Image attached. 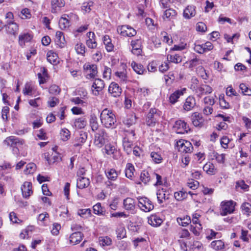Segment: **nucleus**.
Segmentation results:
<instances>
[{
	"label": "nucleus",
	"instance_id": "obj_1",
	"mask_svg": "<svg viewBox=\"0 0 251 251\" xmlns=\"http://www.w3.org/2000/svg\"><path fill=\"white\" fill-rule=\"evenodd\" d=\"M100 119L102 125L106 128H113L115 126L116 118L113 111L104 109L100 113Z\"/></svg>",
	"mask_w": 251,
	"mask_h": 251
},
{
	"label": "nucleus",
	"instance_id": "obj_2",
	"mask_svg": "<svg viewBox=\"0 0 251 251\" xmlns=\"http://www.w3.org/2000/svg\"><path fill=\"white\" fill-rule=\"evenodd\" d=\"M107 141L108 136L104 129L99 130L95 133L94 144L97 148H101Z\"/></svg>",
	"mask_w": 251,
	"mask_h": 251
},
{
	"label": "nucleus",
	"instance_id": "obj_3",
	"mask_svg": "<svg viewBox=\"0 0 251 251\" xmlns=\"http://www.w3.org/2000/svg\"><path fill=\"white\" fill-rule=\"evenodd\" d=\"M235 205L236 202L233 201H223L220 204V214L222 216H226L233 213Z\"/></svg>",
	"mask_w": 251,
	"mask_h": 251
},
{
	"label": "nucleus",
	"instance_id": "obj_4",
	"mask_svg": "<svg viewBox=\"0 0 251 251\" xmlns=\"http://www.w3.org/2000/svg\"><path fill=\"white\" fill-rule=\"evenodd\" d=\"M117 31L123 37H132L136 35V31L128 25H123L117 27Z\"/></svg>",
	"mask_w": 251,
	"mask_h": 251
},
{
	"label": "nucleus",
	"instance_id": "obj_5",
	"mask_svg": "<svg viewBox=\"0 0 251 251\" xmlns=\"http://www.w3.org/2000/svg\"><path fill=\"white\" fill-rule=\"evenodd\" d=\"M176 145L178 151L181 153H190L193 149L191 143L185 140H179Z\"/></svg>",
	"mask_w": 251,
	"mask_h": 251
},
{
	"label": "nucleus",
	"instance_id": "obj_6",
	"mask_svg": "<svg viewBox=\"0 0 251 251\" xmlns=\"http://www.w3.org/2000/svg\"><path fill=\"white\" fill-rule=\"evenodd\" d=\"M138 206L140 208L145 211L149 212L154 208L152 202L147 198H138Z\"/></svg>",
	"mask_w": 251,
	"mask_h": 251
},
{
	"label": "nucleus",
	"instance_id": "obj_7",
	"mask_svg": "<svg viewBox=\"0 0 251 251\" xmlns=\"http://www.w3.org/2000/svg\"><path fill=\"white\" fill-rule=\"evenodd\" d=\"M173 128L177 134H184L190 130L187 123L182 120L176 121L173 126Z\"/></svg>",
	"mask_w": 251,
	"mask_h": 251
},
{
	"label": "nucleus",
	"instance_id": "obj_8",
	"mask_svg": "<svg viewBox=\"0 0 251 251\" xmlns=\"http://www.w3.org/2000/svg\"><path fill=\"white\" fill-rule=\"evenodd\" d=\"M159 117L157 110L155 108H151L146 118L147 125L150 126H154Z\"/></svg>",
	"mask_w": 251,
	"mask_h": 251
},
{
	"label": "nucleus",
	"instance_id": "obj_9",
	"mask_svg": "<svg viewBox=\"0 0 251 251\" xmlns=\"http://www.w3.org/2000/svg\"><path fill=\"white\" fill-rule=\"evenodd\" d=\"M86 77L88 79L95 77L97 75V66L95 64H85L83 66Z\"/></svg>",
	"mask_w": 251,
	"mask_h": 251
},
{
	"label": "nucleus",
	"instance_id": "obj_10",
	"mask_svg": "<svg viewBox=\"0 0 251 251\" xmlns=\"http://www.w3.org/2000/svg\"><path fill=\"white\" fill-rule=\"evenodd\" d=\"M104 87V83L102 80L99 78L95 79L92 85L93 94L95 96L99 95Z\"/></svg>",
	"mask_w": 251,
	"mask_h": 251
},
{
	"label": "nucleus",
	"instance_id": "obj_11",
	"mask_svg": "<svg viewBox=\"0 0 251 251\" xmlns=\"http://www.w3.org/2000/svg\"><path fill=\"white\" fill-rule=\"evenodd\" d=\"M7 34L14 36H16L19 31V25L14 21H7L4 25Z\"/></svg>",
	"mask_w": 251,
	"mask_h": 251
},
{
	"label": "nucleus",
	"instance_id": "obj_12",
	"mask_svg": "<svg viewBox=\"0 0 251 251\" xmlns=\"http://www.w3.org/2000/svg\"><path fill=\"white\" fill-rule=\"evenodd\" d=\"M212 91V88L209 85L202 84L197 87L195 92L199 97L201 98L203 95L211 93Z\"/></svg>",
	"mask_w": 251,
	"mask_h": 251
},
{
	"label": "nucleus",
	"instance_id": "obj_13",
	"mask_svg": "<svg viewBox=\"0 0 251 251\" xmlns=\"http://www.w3.org/2000/svg\"><path fill=\"white\" fill-rule=\"evenodd\" d=\"M186 88L177 90L171 94L169 98V101L172 104H175L180 96H183L186 91Z\"/></svg>",
	"mask_w": 251,
	"mask_h": 251
},
{
	"label": "nucleus",
	"instance_id": "obj_14",
	"mask_svg": "<svg viewBox=\"0 0 251 251\" xmlns=\"http://www.w3.org/2000/svg\"><path fill=\"white\" fill-rule=\"evenodd\" d=\"M21 190L23 197L27 199L32 194V183L25 181L21 187Z\"/></svg>",
	"mask_w": 251,
	"mask_h": 251
},
{
	"label": "nucleus",
	"instance_id": "obj_15",
	"mask_svg": "<svg viewBox=\"0 0 251 251\" xmlns=\"http://www.w3.org/2000/svg\"><path fill=\"white\" fill-rule=\"evenodd\" d=\"M131 46L132 48L131 52L133 54L136 55L141 54L142 51V41L141 39L132 40L131 42Z\"/></svg>",
	"mask_w": 251,
	"mask_h": 251
},
{
	"label": "nucleus",
	"instance_id": "obj_16",
	"mask_svg": "<svg viewBox=\"0 0 251 251\" xmlns=\"http://www.w3.org/2000/svg\"><path fill=\"white\" fill-rule=\"evenodd\" d=\"M196 102L195 98L193 96H189L185 100L183 105V109L186 111L192 110L196 106Z\"/></svg>",
	"mask_w": 251,
	"mask_h": 251
},
{
	"label": "nucleus",
	"instance_id": "obj_17",
	"mask_svg": "<svg viewBox=\"0 0 251 251\" xmlns=\"http://www.w3.org/2000/svg\"><path fill=\"white\" fill-rule=\"evenodd\" d=\"M87 39L86 44L89 48L95 49L97 46V43L95 39V33L93 32H89L86 34Z\"/></svg>",
	"mask_w": 251,
	"mask_h": 251
},
{
	"label": "nucleus",
	"instance_id": "obj_18",
	"mask_svg": "<svg viewBox=\"0 0 251 251\" xmlns=\"http://www.w3.org/2000/svg\"><path fill=\"white\" fill-rule=\"evenodd\" d=\"M196 7L193 5H188L183 10V15L185 19H190L196 15Z\"/></svg>",
	"mask_w": 251,
	"mask_h": 251
},
{
	"label": "nucleus",
	"instance_id": "obj_19",
	"mask_svg": "<svg viewBox=\"0 0 251 251\" xmlns=\"http://www.w3.org/2000/svg\"><path fill=\"white\" fill-rule=\"evenodd\" d=\"M191 119L193 125L196 127L202 126L203 119L201 114L198 112L193 113L191 117Z\"/></svg>",
	"mask_w": 251,
	"mask_h": 251
},
{
	"label": "nucleus",
	"instance_id": "obj_20",
	"mask_svg": "<svg viewBox=\"0 0 251 251\" xmlns=\"http://www.w3.org/2000/svg\"><path fill=\"white\" fill-rule=\"evenodd\" d=\"M124 208L129 211L131 213H134L135 207V200L131 198H127L124 200L123 202Z\"/></svg>",
	"mask_w": 251,
	"mask_h": 251
},
{
	"label": "nucleus",
	"instance_id": "obj_21",
	"mask_svg": "<svg viewBox=\"0 0 251 251\" xmlns=\"http://www.w3.org/2000/svg\"><path fill=\"white\" fill-rule=\"evenodd\" d=\"M108 92L114 97H117L120 96L122 93V89L119 85L115 82H112L108 88Z\"/></svg>",
	"mask_w": 251,
	"mask_h": 251
},
{
	"label": "nucleus",
	"instance_id": "obj_22",
	"mask_svg": "<svg viewBox=\"0 0 251 251\" xmlns=\"http://www.w3.org/2000/svg\"><path fill=\"white\" fill-rule=\"evenodd\" d=\"M83 234L80 231L73 233L70 236V243L73 245L78 244L82 239Z\"/></svg>",
	"mask_w": 251,
	"mask_h": 251
},
{
	"label": "nucleus",
	"instance_id": "obj_23",
	"mask_svg": "<svg viewBox=\"0 0 251 251\" xmlns=\"http://www.w3.org/2000/svg\"><path fill=\"white\" fill-rule=\"evenodd\" d=\"M162 220L157 215H151L148 218V223L152 226L157 227L162 223Z\"/></svg>",
	"mask_w": 251,
	"mask_h": 251
},
{
	"label": "nucleus",
	"instance_id": "obj_24",
	"mask_svg": "<svg viewBox=\"0 0 251 251\" xmlns=\"http://www.w3.org/2000/svg\"><path fill=\"white\" fill-rule=\"evenodd\" d=\"M51 12L56 13L65 5V1L64 0H51Z\"/></svg>",
	"mask_w": 251,
	"mask_h": 251
},
{
	"label": "nucleus",
	"instance_id": "obj_25",
	"mask_svg": "<svg viewBox=\"0 0 251 251\" xmlns=\"http://www.w3.org/2000/svg\"><path fill=\"white\" fill-rule=\"evenodd\" d=\"M32 35L29 33L21 34L19 36V43L21 47H23L25 43L30 42L32 39Z\"/></svg>",
	"mask_w": 251,
	"mask_h": 251
},
{
	"label": "nucleus",
	"instance_id": "obj_26",
	"mask_svg": "<svg viewBox=\"0 0 251 251\" xmlns=\"http://www.w3.org/2000/svg\"><path fill=\"white\" fill-rule=\"evenodd\" d=\"M90 183L89 178L85 177H78L77 179L76 186L79 189L87 188Z\"/></svg>",
	"mask_w": 251,
	"mask_h": 251
},
{
	"label": "nucleus",
	"instance_id": "obj_27",
	"mask_svg": "<svg viewBox=\"0 0 251 251\" xmlns=\"http://www.w3.org/2000/svg\"><path fill=\"white\" fill-rule=\"evenodd\" d=\"M87 125V121L85 117H81L75 119L74 126L77 129L84 128Z\"/></svg>",
	"mask_w": 251,
	"mask_h": 251
},
{
	"label": "nucleus",
	"instance_id": "obj_28",
	"mask_svg": "<svg viewBox=\"0 0 251 251\" xmlns=\"http://www.w3.org/2000/svg\"><path fill=\"white\" fill-rule=\"evenodd\" d=\"M211 247L217 251H224L225 245L221 240L213 241L211 243Z\"/></svg>",
	"mask_w": 251,
	"mask_h": 251
},
{
	"label": "nucleus",
	"instance_id": "obj_29",
	"mask_svg": "<svg viewBox=\"0 0 251 251\" xmlns=\"http://www.w3.org/2000/svg\"><path fill=\"white\" fill-rule=\"evenodd\" d=\"M203 169L207 174L210 175H215L218 172L217 169L215 167V165L210 162L206 163L204 165Z\"/></svg>",
	"mask_w": 251,
	"mask_h": 251
},
{
	"label": "nucleus",
	"instance_id": "obj_30",
	"mask_svg": "<svg viewBox=\"0 0 251 251\" xmlns=\"http://www.w3.org/2000/svg\"><path fill=\"white\" fill-rule=\"evenodd\" d=\"M65 38L62 32L58 31L56 32L55 42L60 48H63L64 45Z\"/></svg>",
	"mask_w": 251,
	"mask_h": 251
},
{
	"label": "nucleus",
	"instance_id": "obj_31",
	"mask_svg": "<svg viewBox=\"0 0 251 251\" xmlns=\"http://www.w3.org/2000/svg\"><path fill=\"white\" fill-rule=\"evenodd\" d=\"M47 60L51 64H56L59 62L58 56L56 53L52 50H50L47 53Z\"/></svg>",
	"mask_w": 251,
	"mask_h": 251
},
{
	"label": "nucleus",
	"instance_id": "obj_32",
	"mask_svg": "<svg viewBox=\"0 0 251 251\" xmlns=\"http://www.w3.org/2000/svg\"><path fill=\"white\" fill-rule=\"evenodd\" d=\"M241 209L243 214L247 217L251 216V204L247 202L243 203L241 206Z\"/></svg>",
	"mask_w": 251,
	"mask_h": 251
},
{
	"label": "nucleus",
	"instance_id": "obj_33",
	"mask_svg": "<svg viewBox=\"0 0 251 251\" xmlns=\"http://www.w3.org/2000/svg\"><path fill=\"white\" fill-rule=\"evenodd\" d=\"M105 174L107 178L111 181H115L118 177V173L114 169H109L105 171Z\"/></svg>",
	"mask_w": 251,
	"mask_h": 251
},
{
	"label": "nucleus",
	"instance_id": "obj_34",
	"mask_svg": "<svg viewBox=\"0 0 251 251\" xmlns=\"http://www.w3.org/2000/svg\"><path fill=\"white\" fill-rule=\"evenodd\" d=\"M157 201L159 203H162L163 200H168L169 198V194H166V191L163 189L158 190L156 193Z\"/></svg>",
	"mask_w": 251,
	"mask_h": 251
},
{
	"label": "nucleus",
	"instance_id": "obj_35",
	"mask_svg": "<svg viewBox=\"0 0 251 251\" xmlns=\"http://www.w3.org/2000/svg\"><path fill=\"white\" fill-rule=\"evenodd\" d=\"M5 144L8 146H13L14 145H16L18 143L23 144V141H21L19 138L15 136H11L6 138L4 141Z\"/></svg>",
	"mask_w": 251,
	"mask_h": 251
},
{
	"label": "nucleus",
	"instance_id": "obj_36",
	"mask_svg": "<svg viewBox=\"0 0 251 251\" xmlns=\"http://www.w3.org/2000/svg\"><path fill=\"white\" fill-rule=\"evenodd\" d=\"M69 16L64 15L59 21V26L62 29H64L69 26L70 22L68 19Z\"/></svg>",
	"mask_w": 251,
	"mask_h": 251
},
{
	"label": "nucleus",
	"instance_id": "obj_37",
	"mask_svg": "<svg viewBox=\"0 0 251 251\" xmlns=\"http://www.w3.org/2000/svg\"><path fill=\"white\" fill-rule=\"evenodd\" d=\"M123 145L124 150L127 154H129L132 151V142L129 141L127 138L125 137L123 139Z\"/></svg>",
	"mask_w": 251,
	"mask_h": 251
},
{
	"label": "nucleus",
	"instance_id": "obj_38",
	"mask_svg": "<svg viewBox=\"0 0 251 251\" xmlns=\"http://www.w3.org/2000/svg\"><path fill=\"white\" fill-rule=\"evenodd\" d=\"M131 66L133 70L138 74L142 75L144 73L145 69L141 64H137L135 61H132Z\"/></svg>",
	"mask_w": 251,
	"mask_h": 251
},
{
	"label": "nucleus",
	"instance_id": "obj_39",
	"mask_svg": "<svg viewBox=\"0 0 251 251\" xmlns=\"http://www.w3.org/2000/svg\"><path fill=\"white\" fill-rule=\"evenodd\" d=\"M97 117L95 114H92L90 118V125L93 131H96L98 129L99 124L97 122Z\"/></svg>",
	"mask_w": 251,
	"mask_h": 251
},
{
	"label": "nucleus",
	"instance_id": "obj_40",
	"mask_svg": "<svg viewBox=\"0 0 251 251\" xmlns=\"http://www.w3.org/2000/svg\"><path fill=\"white\" fill-rule=\"evenodd\" d=\"M134 170L133 165L131 163H127L125 169L126 176L127 178L131 179L134 175Z\"/></svg>",
	"mask_w": 251,
	"mask_h": 251
},
{
	"label": "nucleus",
	"instance_id": "obj_41",
	"mask_svg": "<svg viewBox=\"0 0 251 251\" xmlns=\"http://www.w3.org/2000/svg\"><path fill=\"white\" fill-rule=\"evenodd\" d=\"M103 43L105 45V48L107 51L109 52L113 50V46L111 43V40L108 35H105L103 38Z\"/></svg>",
	"mask_w": 251,
	"mask_h": 251
},
{
	"label": "nucleus",
	"instance_id": "obj_42",
	"mask_svg": "<svg viewBox=\"0 0 251 251\" xmlns=\"http://www.w3.org/2000/svg\"><path fill=\"white\" fill-rule=\"evenodd\" d=\"M177 221L180 225L183 226H186L191 223V219L189 216H186L183 218H177Z\"/></svg>",
	"mask_w": 251,
	"mask_h": 251
},
{
	"label": "nucleus",
	"instance_id": "obj_43",
	"mask_svg": "<svg viewBox=\"0 0 251 251\" xmlns=\"http://www.w3.org/2000/svg\"><path fill=\"white\" fill-rule=\"evenodd\" d=\"M202 230V226L201 224L195 225V226L191 225L190 227V230L195 235L199 236Z\"/></svg>",
	"mask_w": 251,
	"mask_h": 251
},
{
	"label": "nucleus",
	"instance_id": "obj_44",
	"mask_svg": "<svg viewBox=\"0 0 251 251\" xmlns=\"http://www.w3.org/2000/svg\"><path fill=\"white\" fill-rule=\"evenodd\" d=\"M100 244L102 246H110L112 244L111 239L108 236L100 237L99 238Z\"/></svg>",
	"mask_w": 251,
	"mask_h": 251
},
{
	"label": "nucleus",
	"instance_id": "obj_45",
	"mask_svg": "<svg viewBox=\"0 0 251 251\" xmlns=\"http://www.w3.org/2000/svg\"><path fill=\"white\" fill-rule=\"evenodd\" d=\"M168 60L171 62L174 63H179L182 61V57L178 54H175V55H170L167 56Z\"/></svg>",
	"mask_w": 251,
	"mask_h": 251
},
{
	"label": "nucleus",
	"instance_id": "obj_46",
	"mask_svg": "<svg viewBox=\"0 0 251 251\" xmlns=\"http://www.w3.org/2000/svg\"><path fill=\"white\" fill-rule=\"evenodd\" d=\"M164 78L166 84L168 85H170L174 82L175 76L173 73L170 72L168 75H164Z\"/></svg>",
	"mask_w": 251,
	"mask_h": 251
},
{
	"label": "nucleus",
	"instance_id": "obj_47",
	"mask_svg": "<svg viewBox=\"0 0 251 251\" xmlns=\"http://www.w3.org/2000/svg\"><path fill=\"white\" fill-rule=\"evenodd\" d=\"M219 104L222 109H228L230 108L229 103L226 101L224 96L222 95L219 96Z\"/></svg>",
	"mask_w": 251,
	"mask_h": 251
},
{
	"label": "nucleus",
	"instance_id": "obj_48",
	"mask_svg": "<svg viewBox=\"0 0 251 251\" xmlns=\"http://www.w3.org/2000/svg\"><path fill=\"white\" fill-rule=\"evenodd\" d=\"M151 157L152 161L155 163H160L162 162V157L161 155L156 152H151Z\"/></svg>",
	"mask_w": 251,
	"mask_h": 251
},
{
	"label": "nucleus",
	"instance_id": "obj_49",
	"mask_svg": "<svg viewBox=\"0 0 251 251\" xmlns=\"http://www.w3.org/2000/svg\"><path fill=\"white\" fill-rule=\"evenodd\" d=\"M75 50L78 54L84 55L85 52V47L81 43H78L75 45Z\"/></svg>",
	"mask_w": 251,
	"mask_h": 251
},
{
	"label": "nucleus",
	"instance_id": "obj_50",
	"mask_svg": "<svg viewBox=\"0 0 251 251\" xmlns=\"http://www.w3.org/2000/svg\"><path fill=\"white\" fill-rule=\"evenodd\" d=\"M19 16L23 19H30L31 17V14L29 9L25 8L22 9Z\"/></svg>",
	"mask_w": 251,
	"mask_h": 251
},
{
	"label": "nucleus",
	"instance_id": "obj_51",
	"mask_svg": "<svg viewBox=\"0 0 251 251\" xmlns=\"http://www.w3.org/2000/svg\"><path fill=\"white\" fill-rule=\"evenodd\" d=\"M77 214L81 217L87 218L90 216L91 210L89 208L80 209L78 210Z\"/></svg>",
	"mask_w": 251,
	"mask_h": 251
},
{
	"label": "nucleus",
	"instance_id": "obj_52",
	"mask_svg": "<svg viewBox=\"0 0 251 251\" xmlns=\"http://www.w3.org/2000/svg\"><path fill=\"white\" fill-rule=\"evenodd\" d=\"M60 135L63 141H67L70 137V132L68 129L64 128L61 130Z\"/></svg>",
	"mask_w": 251,
	"mask_h": 251
},
{
	"label": "nucleus",
	"instance_id": "obj_53",
	"mask_svg": "<svg viewBox=\"0 0 251 251\" xmlns=\"http://www.w3.org/2000/svg\"><path fill=\"white\" fill-rule=\"evenodd\" d=\"M36 165L33 163H30L26 165L25 173L26 174H32L36 170Z\"/></svg>",
	"mask_w": 251,
	"mask_h": 251
},
{
	"label": "nucleus",
	"instance_id": "obj_54",
	"mask_svg": "<svg viewBox=\"0 0 251 251\" xmlns=\"http://www.w3.org/2000/svg\"><path fill=\"white\" fill-rule=\"evenodd\" d=\"M140 179L143 183L147 184L150 180L149 173L147 171H143L141 174Z\"/></svg>",
	"mask_w": 251,
	"mask_h": 251
},
{
	"label": "nucleus",
	"instance_id": "obj_55",
	"mask_svg": "<svg viewBox=\"0 0 251 251\" xmlns=\"http://www.w3.org/2000/svg\"><path fill=\"white\" fill-rule=\"evenodd\" d=\"M104 150L106 153L108 155L114 154L115 152H117L115 147L111 144H107L105 145Z\"/></svg>",
	"mask_w": 251,
	"mask_h": 251
},
{
	"label": "nucleus",
	"instance_id": "obj_56",
	"mask_svg": "<svg viewBox=\"0 0 251 251\" xmlns=\"http://www.w3.org/2000/svg\"><path fill=\"white\" fill-rule=\"evenodd\" d=\"M240 89L242 91V93L245 95L251 96V89L249 88L245 84L242 83L239 86Z\"/></svg>",
	"mask_w": 251,
	"mask_h": 251
},
{
	"label": "nucleus",
	"instance_id": "obj_57",
	"mask_svg": "<svg viewBox=\"0 0 251 251\" xmlns=\"http://www.w3.org/2000/svg\"><path fill=\"white\" fill-rule=\"evenodd\" d=\"M87 138V134L85 132L81 131L78 136L76 137V141L80 142L82 144L84 143Z\"/></svg>",
	"mask_w": 251,
	"mask_h": 251
},
{
	"label": "nucleus",
	"instance_id": "obj_58",
	"mask_svg": "<svg viewBox=\"0 0 251 251\" xmlns=\"http://www.w3.org/2000/svg\"><path fill=\"white\" fill-rule=\"evenodd\" d=\"M187 193L182 191L175 192L174 197L177 201H181L186 198Z\"/></svg>",
	"mask_w": 251,
	"mask_h": 251
},
{
	"label": "nucleus",
	"instance_id": "obj_59",
	"mask_svg": "<svg viewBox=\"0 0 251 251\" xmlns=\"http://www.w3.org/2000/svg\"><path fill=\"white\" fill-rule=\"evenodd\" d=\"M125 124L127 125L128 126L135 124L136 122V117L133 115H131L128 116L127 119L124 121Z\"/></svg>",
	"mask_w": 251,
	"mask_h": 251
},
{
	"label": "nucleus",
	"instance_id": "obj_60",
	"mask_svg": "<svg viewBox=\"0 0 251 251\" xmlns=\"http://www.w3.org/2000/svg\"><path fill=\"white\" fill-rule=\"evenodd\" d=\"M176 15V12L175 10L171 9V8H168L166 9L164 12V15H163V18H172L174 16H175Z\"/></svg>",
	"mask_w": 251,
	"mask_h": 251
},
{
	"label": "nucleus",
	"instance_id": "obj_61",
	"mask_svg": "<svg viewBox=\"0 0 251 251\" xmlns=\"http://www.w3.org/2000/svg\"><path fill=\"white\" fill-rule=\"evenodd\" d=\"M190 248L193 250H198V251H201L203 249V246L201 242L198 241H195L191 245Z\"/></svg>",
	"mask_w": 251,
	"mask_h": 251
},
{
	"label": "nucleus",
	"instance_id": "obj_62",
	"mask_svg": "<svg viewBox=\"0 0 251 251\" xmlns=\"http://www.w3.org/2000/svg\"><path fill=\"white\" fill-rule=\"evenodd\" d=\"M60 229L61 226L60 224L58 223H54L52 225L51 233L53 235L56 236L59 234Z\"/></svg>",
	"mask_w": 251,
	"mask_h": 251
},
{
	"label": "nucleus",
	"instance_id": "obj_63",
	"mask_svg": "<svg viewBox=\"0 0 251 251\" xmlns=\"http://www.w3.org/2000/svg\"><path fill=\"white\" fill-rule=\"evenodd\" d=\"M213 157H215L217 161L219 163H224L225 160V154H219L217 152L213 153Z\"/></svg>",
	"mask_w": 251,
	"mask_h": 251
},
{
	"label": "nucleus",
	"instance_id": "obj_64",
	"mask_svg": "<svg viewBox=\"0 0 251 251\" xmlns=\"http://www.w3.org/2000/svg\"><path fill=\"white\" fill-rule=\"evenodd\" d=\"M60 89L56 85H52L49 88V93L52 95H58L60 92Z\"/></svg>",
	"mask_w": 251,
	"mask_h": 251
}]
</instances>
